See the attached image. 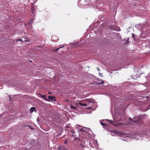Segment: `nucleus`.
<instances>
[{
  "mask_svg": "<svg viewBox=\"0 0 150 150\" xmlns=\"http://www.w3.org/2000/svg\"><path fill=\"white\" fill-rule=\"evenodd\" d=\"M129 119L131 121L132 125H139L140 124L141 118L139 117H134L132 119L129 117Z\"/></svg>",
  "mask_w": 150,
  "mask_h": 150,
  "instance_id": "nucleus-1",
  "label": "nucleus"
},
{
  "mask_svg": "<svg viewBox=\"0 0 150 150\" xmlns=\"http://www.w3.org/2000/svg\"><path fill=\"white\" fill-rule=\"evenodd\" d=\"M110 28L111 30H115L117 31H119L121 30L120 27L115 26L113 25H110Z\"/></svg>",
  "mask_w": 150,
  "mask_h": 150,
  "instance_id": "nucleus-2",
  "label": "nucleus"
},
{
  "mask_svg": "<svg viewBox=\"0 0 150 150\" xmlns=\"http://www.w3.org/2000/svg\"><path fill=\"white\" fill-rule=\"evenodd\" d=\"M58 150H67V149L63 145H61L58 146Z\"/></svg>",
  "mask_w": 150,
  "mask_h": 150,
  "instance_id": "nucleus-3",
  "label": "nucleus"
},
{
  "mask_svg": "<svg viewBox=\"0 0 150 150\" xmlns=\"http://www.w3.org/2000/svg\"><path fill=\"white\" fill-rule=\"evenodd\" d=\"M38 94L41 98H43L44 99H46V100H48L46 99V95H42L40 93H38Z\"/></svg>",
  "mask_w": 150,
  "mask_h": 150,
  "instance_id": "nucleus-4",
  "label": "nucleus"
},
{
  "mask_svg": "<svg viewBox=\"0 0 150 150\" xmlns=\"http://www.w3.org/2000/svg\"><path fill=\"white\" fill-rule=\"evenodd\" d=\"M48 98L52 101L55 100V97L53 96H49L48 97Z\"/></svg>",
  "mask_w": 150,
  "mask_h": 150,
  "instance_id": "nucleus-5",
  "label": "nucleus"
},
{
  "mask_svg": "<svg viewBox=\"0 0 150 150\" xmlns=\"http://www.w3.org/2000/svg\"><path fill=\"white\" fill-rule=\"evenodd\" d=\"M35 110V108L34 107H32L30 109V112H32Z\"/></svg>",
  "mask_w": 150,
  "mask_h": 150,
  "instance_id": "nucleus-6",
  "label": "nucleus"
},
{
  "mask_svg": "<svg viewBox=\"0 0 150 150\" xmlns=\"http://www.w3.org/2000/svg\"><path fill=\"white\" fill-rule=\"evenodd\" d=\"M79 104L80 105L82 106H86L87 105V104L86 103H81V102H79Z\"/></svg>",
  "mask_w": 150,
  "mask_h": 150,
  "instance_id": "nucleus-7",
  "label": "nucleus"
},
{
  "mask_svg": "<svg viewBox=\"0 0 150 150\" xmlns=\"http://www.w3.org/2000/svg\"><path fill=\"white\" fill-rule=\"evenodd\" d=\"M100 82L98 84H103L104 83V82L103 80H101L99 81Z\"/></svg>",
  "mask_w": 150,
  "mask_h": 150,
  "instance_id": "nucleus-8",
  "label": "nucleus"
},
{
  "mask_svg": "<svg viewBox=\"0 0 150 150\" xmlns=\"http://www.w3.org/2000/svg\"><path fill=\"white\" fill-rule=\"evenodd\" d=\"M108 120L109 121V123L110 124H112V123L113 122V121L112 120Z\"/></svg>",
  "mask_w": 150,
  "mask_h": 150,
  "instance_id": "nucleus-9",
  "label": "nucleus"
},
{
  "mask_svg": "<svg viewBox=\"0 0 150 150\" xmlns=\"http://www.w3.org/2000/svg\"><path fill=\"white\" fill-rule=\"evenodd\" d=\"M70 132H71V133H72L73 134H75V131L73 129L72 130H71V131H70Z\"/></svg>",
  "mask_w": 150,
  "mask_h": 150,
  "instance_id": "nucleus-10",
  "label": "nucleus"
},
{
  "mask_svg": "<svg viewBox=\"0 0 150 150\" xmlns=\"http://www.w3.org/2000/svg\"><path fill=\"white\" fill-rule=\"evenodd\" d=\"M28 126L29 127V128L32 130H33L34 129V128H33L31 126H30V125H28Z\"/></svg>",
  "mask_w": 150,
  "mask_h": 150,
  "instance_id": "nucleus-11",
  "label": "nucleus"
},
{
  "mask_svg": "<svg viewBox=\"0 0 150 150\" xmlns=\"http://www.w3.org/2000/svg\"><path fill=\"white\" fill-rule=\"evenodd\" d=\"M71 108H73L74 109H76V107H75V106H71Z\"/></svg>",
  "mask_w": 150,
  "mask_h": 150,
  "instance_id": "nucleus-12",
  "label": "nucleus"
},
{
  "mask_svg": "<svg viewBox=\"0 0 150 150\" xmlns=\"http://www.w3.org/2000/svg\"><path fill=\"white\" fill-rule=\"evenodd\" d=\"M62 47H60V48H57V49H56V50H53V51H54V52H57L58 51V50L59 49V48H61Z\"/></svg>",
  "mask_w": 150,
  "mask_h": 150,
  "instance_id": "nucleus-13",
  "label": "nucleus"
},
{
  "mask_svg": "<svg viewBox=\"0 0 150 150\" xmlns=\"http://www.w3.org/2000/svg\"><path fill=\"white\" fill-rule=\"evenodd\" d=\"M31 11H33L34 10V7L33 6H32L31 8Z\"/></svg>",
  "mask_w": 150,
  "mask_h": 150,
  "instance_id": "nucleus-14",
  "label": "nucleus"
},
{
  "mask_svg": "<svg viewBox=\"0 0 150 150\" xmlns=\"http://www.w3.org/2000/svg\"><path fill=\"white\" fill-rule=\"evenodd\" d=\"M101 125L103 126H105L106 125V124L103 123H101Z\"/></svg>",
  "mask_w": 150,
  "mask_h": 150,
  "instance_id": "nucleus-15",
  "label": "nucleus"
},
{
  "mask_svg": "<svg viewBox=\"0 0 150 150\" xmlns=\"http://www.w3.org/2000/svg\"><path fill=\"white\" fill-rule=\"evenodd\" d=\"M33 19H31V21H30V23H33Z\"/></svg>",
  "mask_w": 150,
  "mask_h": 150,
  "instance_id": "nucleus-16",
  "label": "nucleus"
},
{
  "mask_svg": "<svg viewBox=\"0 0 150 150\" xmlns=\"http://www.w3.org/2000/svg\"><path fill=\"white\" fill-rule=\"evenodd\" d=\"M67 140H65V142H64V144H67Z\"/></svg>",
  "mask_w": 150,
  "mask_h": 150,
  "instance_id": "nucleus-17",
  "label": "nucleus"
},
{
  "mask_svg": "<svg viewBox=\"0 0 150 150\" xmlns=\"http://www.w3.org/2000/svg\"><path fill=\"white\" fill-rule=\"evenodd\" d=\"M134 34H132V37H133V38H134Z\"/></svg>",
  "mask_w": 150,
  "mask_h": 150,
  "instance_id": "nucleus-18",
  "label": "nucleus"
},
{
  "mask_svg": "<svg viewBox=\"0 0 150 150\" xmlns=\"http://www.w3.org/2000/svg\"><path fill=\"white\" fill-rule=\"evenodd\" d=\"M65 100L67 102H69V100H67V99H66Z\"/></svg>",
  "mask_w": 150,
  "mask_h": 150,
  "instance_id": "nucleus-19",
  "label": "nucleus"
},
{
  "mask_svg": "<svg viewBox=\"0 0 150 150\" xmlns=\"http://www.w3.org/2000/svg\"><path fill=\"white\" fill-rule=\"evenodd\" d=\"M79 130L80 131H83V132H85L84 130H83L82 129H80Z\"/></svg>",
  "mask_w": 150,
  "mask_h": 150,
  "instance_id": "nucleus-20",
  "label": "nucleus"
},
{
  "mask_svg": "<svg viewBox=\"0 0 150 150\" xmlns=\"http://www.w3.org/2000/svg\"><path fill=\"white\" fill-rule=\"evenodd\" d=\"M22 41L21 40V39H19L18 40H17V41Z\"/></svg>",
  "mask_w": 150,
  "mask_h": 150,
  "instance_id": "nucleus-21",
  "label": "nucleus"
},
{
  "mask_svg": "<svg viewBox=\"0 0 150 150\" xmlns=\"http://www.w3.org/2000/svg\"><path fill=\"white\" fill-rule=\"evenodd\" d=\"M97 69L98 71H99L100 70V69L99 68H97Z\"/></svg>",
  "mask_w": 150,
  "mask_h": 150,
  "instance_id": "nucleus-22",
  "label": "nucleus"
},
{
  "mask_svg": "<svg viewBox=\"0 0 150 150\" xmlns=\"http://www.w3.org/2000/svg\"><path fill=\"white\" fill-rule=\"evenodd\" d=\"M118 132H117V131H115V133H116V134H117Z\"/></svg>",
  "mask_w": 150,
  "mask_h": 150,
  "instance_id": "nucleus-23",
  "label": "nucleus"
},
{
  "mask_svg": "<svg viewBox=\"0 0 150 150\" xmlns=\"http://www.w3.org/2000/svg\"><path fill=\"white\" fill-rule=\"evenodd\" d=\"M81 147H84L81 144Z\"/></svg>",
  "mask_w": 150,
  "mask_h": 150,
  "instance_id": "nucleus-24",
  "label": "nucleus"
},
{
  "mask_svg": "<svg viewBox=\"0 0 150 150\" xmlns=\"http://www.w3.org/2000/svg\"><path fill=\"white\" fill-rule=\"evenodd\" d=\"M89 103H93L91 101H89Z\"/></svg>",
  "mask_w": 150,
  "mask_h": 150,
  "instance_id": "nucleus-25",
  "label": "nucleus"
},
{
  "mask_svg": "<svg viewBox=\"0 0 150 150\" xmlns=\"http://www.w3.org/2000/svg\"><path fill=\"white\" fill-rule=\"evenodd\" d=\"M71 136L72 137H74V135L73 134H72L71 135Z\"/></svg>",
  "mask_w": 150,
  "mask_h": 150,
  "instance_id": "nucleus-26",
  "label": "nucleus"
},
{
  "mask_svg": "<svg viewBox=\"0 0 150 150\" xmlns=\"http://www.w3.org/2000/svg\"><path fill=\"white\" fill-rule=\"evenodd\" d=\"M49 94H50V93H50V92H49Z\"/></svg>",
  "mask_w": 150,
  "mask_h": 150,
  "instance_id": "nucleus-27",
  "label": "nucleus"
},
{
  "mask_svg": "<svg viewBox=\"0 0 150 150\" xmlns=\"http://www.w3.org/2000/svg\"><path fill=\"white\" fill-rule=\"evenodd\" d=\"M32 62V61H30V62Z\"/></svg>",
  "mask_w": 150,
  "mask_h": 150,
  "instance_id": "nucleus-28",
  "label": "nucleus"
}]
</instances>
